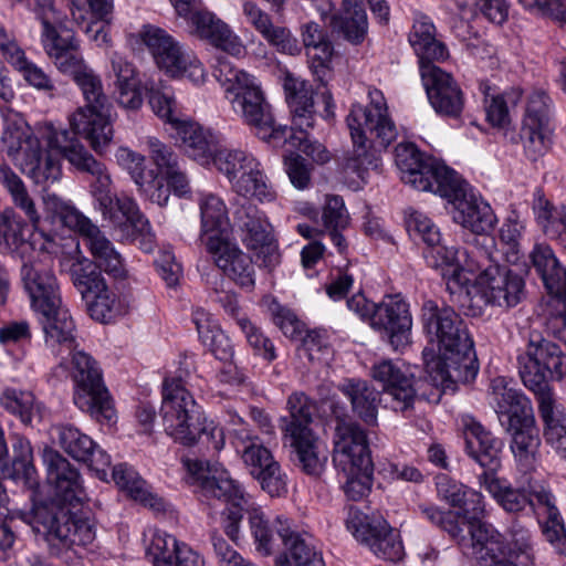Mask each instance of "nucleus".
Returning <instances> with one entry per match:
<instances>
[{"instance_id":"0eeeda50","label":"nucleus","mask_w":566,"mask_h":566,"mask_svg":"<svg viewBox=\"0 0 566 566\" xmlns=\"http://www.w3.org/2000/svg\"><path fill=\"white\" fill-rule=\"evenodd\" d=\"M490 389L500 421L512 436L511 450L518 470L531 473L539 461L541 447L531 401L522 391L509 387L504 377L494 378Z\"/></svg>"},{"instance_id":"bf43d9fd","label":"nucleus","mask_w":566,"mask_h":566,"mask_svg":"<svg viewBox=\"0 0 566 566\" xmlns=\"http://www.w3.org/2000/svg\"><path fill=\"white\" fill-rule=\"evenodd\" d=\"M0 182L10 192L13 203L25 213L32 227L36 228L40 222V214L19 176L10 167L0 166Z\"/></svg>"},{"instance_id":"a878e982","label":"nucleus","mask_w":566,"mask_h":566,"mask_svg":"<svg viewBox=\"0 0 566 566\" xmlns=\"http://www.w3.org/2000/svg\"><path fill=\"white\" fill-rule=\"evenodd\" d=\"M133 166L129 174L137 185L139 192L153 203L165 207L170 193L177 197H187L190 192L189 179L182 166L164 176L155 169L145 167V158L138 154L128 153Z\"/></svg>"},{"instance_id":"aec40b11","label":"nucleus","mask_w":566,"mask_h":566,"mask_svg":"<svg viewBox=\"0 0 566 566\" xmlns=\"http://www.w3.org/2000/svg\"><path fill=\"white\" fill-rule=\"evenodd\" d=\"M140 39L155 59L156 64L172 77H186L195 84L205 81L201 62L164 29L151 24L144 25Z\"/></svg>"},{"instance_id":"20e7f679","label":"nucleus","mask_w":566,"mask_h":566,"mask_svg":"<svg viewBox=\"0 0 566 566\" xmlns=\"http://www.w3.org/2000/svg\"><path fill=\"white\" fill-rule=\"evenodd\" d=\"M188 375V368H179L176 376L164 379L160 416L165 432L182 446L200 444L206 452L217 453L224 447L223 429L202 416L186 388L184 377Z\"/></svg>"},{"instance_id":"dca6fc26","label":"nucleus","mask_w":566,"mask_h":566,"mask_svg":"<svg viewBox=\"0 0 566 566\" xmlns=\"http://www.w3.org/2000/svg\"><path fill=\"white\" fill-rule=\"evenodd\" d=\"M211 164L228 179L231 190L238 196L254 198L260 202L275 199V191L252 154L241 149L220 148Z\"/></svg>"},{"instance_id":"79ce46f5","label":"nucleus","mask_w":566,"mask_h":566,"mask_svg":"<svg viewBox=\"0 0 566 566\" xmlns=\"http://www.w3.org/2000/svg\"><path fill=\"white\" fill-rule=\"evenodd\" d=\"M45 345L52 350L73 353L76 347V327L69 310L62 305L38 315Z\"/></svg>"},{"instance_id":"e2e57ef3","label":"nucleus","mask_w":566,"mask_h":566,"mask_svg":"<svg viewBox=\"0 0 566 566\" xmlns=\"http://www.w3.org/2000/svg\"><path fill=\"white\" fill-rule=\"evenodd\" d=\"M488 88L489 87L481 85V90L485 95L486 119L493 126L504 127L510 122L507 103L516 104L521 98V92L514 90L511 93L492 95L490 97L486 92Z\"/></svg>"},{"instance_id":"49530a36","label":"nucleus","mask_w":566,"mask_h":566,"mask_svg":"<svg viewBox=\"0 0 566 566\" xmlns=\"http://www.w3.org/2000/svg\"><path fill=\"white\" fill-rule=\"evenodd\" d=\"M109 60L112 72L116 77L115 94L117 103L126 109H138L143 104V96L135 66L118 52H113Z\"/></svg>"},{"instance_id":"2eb2a0df","label":"nucleus","mask_w":566,"mask_h":566,"mask_svg":"<svg viewBox=\"0 0 566 566\" xmlns=\"http://www.w3.org/2000/svg\"><path fill=\"white\" fill-rule=\"evenodd\" d=\"M533 552L532 532L518 522L512 523L506 536L493 526H480L473 533L472 554L481 566H518L515 560L531 559Z\"/></svg>"},{"instance_id":"a19ab883","label":"nucleus","mask_w":566,"mask_h":566,"mask_svg":"<svg viewBox=\"0 0 566 566\" xmlns=\"http://www.w3.org/2000/svg\"><path fill=\"white\" fill-rule=\"evenodd\" d=\"M189 21L200 39L207 40L213 46L239 56L244 52L240 39L230 30L227 23L209 11H195Z\"/></svg>"},{"instance_id":"69168bd1","label":"nucleus","mask_w":566,"mask_h":566,"mask_svg":"<svg viewBox=\"0 0 566 566\" xmlns=\"http://www.w3.org/2000/svg\"><path fill=\"white\" fill-rule=\"evenodd\" d=\"M238 326L255 355L261 356L266 361H273L276 358L273 342L259 327L252 324L249 318L245 316L238 318Z\"/></svg>"},{"instance_id":"6ab92c4d","label":"nucleus","mask_w":566,"mask_h":566,"mask_svg":"<svg viewBox=\"0 0 566 566\" xmlns=\"http://www.w3.org/2000/svg\"><path fill=\"white\" fill-rule=\"evenodd\" d=\"M453 206L452 218L476 234L490 233L497 218L491 206L480 196L473 193L469 185L455 172L436 192Z\"/></svg>"},{"instance_id":"de8ad7c7","label":"nucleus","mask_w":566,"mask_h":566,"mask_svg":"<svg viewBox=\"0 0 566 566\" xmlns=\"http://www.w3.org/2000/svg\"><path fill=\"white\" fill-rule=\"evenodd\" d=\"M175 128L185 151L201 165H209L220 150L216 136L197 123L179 120Z\"/></svg>"},{"instance_id":"864d4df0","label":"nucleus","mask_w":566,"mask_h":566,"mask_svg":"<svg viewBox=\"0 0 566 566\" xmlns=\"http://www.w3.org/2000/svg\"><path fill=\"white\" fill-rule=\"evenodd\" d=\"M0 405L28 427L40 423L45 415L44 406L30 391L7 388L0 396Z\"/></svg>"},{"instance_id":"ea45409f","label":"nucleus","mask_w":566,"mask_h":566,"mask_svg":"<svg viewBox=\"0 0 566 566\" xmlns=\"http://www.w3.org/2000/svg\"><path fill=\"white\" fill-rule=\"evenodd\" d=\"M408 41L418 56L420 73L424 66H437L436 62H442L449 56L446 44L437 39L433 22L426 15L415 19Z\"/></svg>"},{"instance_id":"e433bc0d","label":"nucleus","mask_w":566,"mask_h":566,"mask_svg":"<svg viewBox=\"0 0 566 566\" xmlns=\"http://www.w3.org/2000/svg\"><path fill=\"white\" fill-rule=\"evenodd\" d=\"M276 523V533L287 552L283 559L281 557L277 560L276 566H325L322 555L312 543V536L295 532L286 517L277 516Z\"/></svg>"},{"instance_id":"473e14b6","label":"nucleus","mask_w":566,"mask_h":566,"mask_svg":"<svg viewBox=\"0 0 566 566\" xmlns=\"http://www.w3.org/2000/svg\"><path fill=\"white\" fill-rule=\"evenodd\" d=\"M373 377L392 397L395 410L407 411L416 401L426 399L424 394L419 392L420 381H416L398 361L382 360L376 364Z\"/></svg>"},{"instance_id":"774afa93","label":"nucleus","mask_w":566,"mask_h":566,"mask_svg":"<svg viewBox=\"0 0 566 566\" xmlns=\"http://www.w3.org/2000/svg\"><path fill=\"white\" fill-rule=\"evenodd\" d=\"M149 156L159 176H164L181 167V159L170 145L164 144L156 137L147 138Z\"/></svg>"},{"instance_id":"2f4dec72","label":"nucleus","mask_w":566,"mask_h":566,"mask_svg":"<svg viewBox=\"0 0 566 566\" xmlns=\"http://www.w3.org/2000/svg\"><path fill=\"white\" fill-rule=\"evenodd\" d=\"M42 460L46 469V481L53 489L54 496L70 504L82 502L85 491L80 471L50 447L43 449Z\"/></svg>"},{"instance_id":"7c9ffc66","label":"nucleus","mask_w":566,"mask_h":566,"mask_svg":"<svg viewBox=\"0 0 566 566\" xmlns=\"http://www.w3.org/2000/svg\"><path fill=\"white\" fill-rule=\"evenodd\" d=\"M485 251L480 249H457L454 247L437 245L428 247L423 251V256L429 266L441 269L442 276L458 286L464 285L468 277L464 271L474 272L484 264L481 261Z\"/></svg>"},{"instance_id":"5fc2aeb1","label":"nucleus","mask_w":566,"mask_h":566,"mask_svg":"<svg viewBox=\"0 0 566 566\" xmlns=\"http://www.w3.org/2000/svg\"><path fill=\"white\" fill-rule=\"evenodd\" d=\"M198 205L201 218V241L208 237L222 238V227L228 221V209L221 197L212 192H200Z\"/></svg>"},{"instance_id":"338daca9","label":"nucleus","mask_w":566,"mask_h":566,"mask_svg":"<svg viewBox=\"0 0 566 566\" xmlns=\"http://www.w3.org/2000/svg\"><path fill=\"white\" fill-rule=\"evenodd\" d=\"M250 199H237L232 203V228L237 233L268 221L265 213L253 205Z\"/></svg>"},{"instance_id":"4d7b16f0","label":"nucleus","mask_w":566,"mask_h":566,"mask_svg":"<svg viewBox=\"0 0 566 566\" xmlns=\"http://www.w3.org/2000/svg\"><path fill=\"white\" fill-rule=\"evenodd\" d=\"M244 513L249 515V525L251 535L254 539L255 549L263 556H269L274 553L276 546V520L271 524L265 517L264 513L259 509L254 507L251 503Z\"/></svg>"},{"instance_id":"603ef678","label":"nucleus","mask_w":566,"mask_h":566,"mask_svg":"<svg viewBox=\"0 0 566 566\" xmlns=\"http://www.w3.org/2000/svg\"><path fill=\"white\" fill-rule=\"evenodd\" d=\"M243 13L254 29L281 52H291L295 48V39L289 29L274 25L271 17L253 2L243 4Z\"/></svg>"},{"instance_id":"09e8293b","label":"nucleus","mask_w":566,"mask_h":566,"mask_svg":"<svg viewBox=\"0 0 566 566\" xmlns=\"http://www.w3.org/2000/svg\"><path fill=\"white\" fill-rule=\"evenodd\" d=\"M339 390L349 399L357 417L366 424H376L380 392L371 384L359 378H349L339 385Z\"/></svg>"},{"instance_id":"393cba45","label":"nucleus","mask_w":566,"mask_h":566,"mask_svg":"<svg viewBox=\"0 0 566 566\" xmlns=\"http://www.w3.org/2000/svg\"><path fill=\"white\" fill-rule=\"evenodd\" d=\"M395 160L401 171V179L421 191L436 193L440 184H444L454 171L437 159L424 156L410 143L396 146Z\"/></svg>"},{"instance_id":"1a4fd4ad","label":"nucleus","mask_w":566,"mask_h":566,"mask_svg":"<svg viewBox=\"0 0 566 566\" xmlns=\"http://www.w3.org/2000/svg\"><path fill=\"white\" fill-rule=\"evenodd\" d=\"M70 160L78 168L91 172L96 179L91 184V192L103 217L114 226L128 223L135 231L145 252L155 247V235L148 219L140 212L136 201L129 197H117L112 191V179L105 165L87 155L81 147L69 153Z\"/></svg>"},{"instance_id":"0e129e2a","label":"nucleus","mask_w":566,"mask_h":566,"mask_svg":"<svg viewBox=\"0 0 566 566\" xmlns=\"http://www.w3.org/2000/svg\"><path fill=\"white\" fill-rule=\"evenodd\" d=\"M148 103L158 117L174 126L180 120L178 118L177 103L172 91L168 86L160 85L148 88Z\"/></svg>"},{"instance_id":"9b49d317","label":"nucleus","mask_w":566,"mask_h":566,"mask_svg":"<svg viewBox=\"0 0 566 566\" xmlns=\"http://www.w3.org/2000/svg\"><path fill=\"white\" fill-rule=\"evenodd\" d=\"M333 461L346 476L343 488L348 499L358 501L369 493L374 464L367 434L348 417L336 416Z\"/></svg>"},{"instance_id":"f257e3e1","label":"nucleus","mask_w":566,"mask_h":566,"mask_svg":"<svg viewBox=\"0 0 566 566\" xmlns=\"http://www.w3.org/2000/svg\"><path fill=\"white\" fill-rule=\"evenodd\" d=\"M213 76L223 87L234 113L260 139L273 147L290 144L319 165L329 161L331 154L326 147L308 139L307 130L314 127L316 120L314 92L308 82L290 73L284 77L283 88L292 117V126L287 127L275 126L271 105L252 75L227 60H219Z\"/></svg>"},{"instance_id":"6e6552de","label":"nucleus","mask_w":566,"mask_h":566,"mask_svg":"<svg viewBox=\"0 0 566 566\" xmlns=\"http://www.w3.org/2000/svg\"><path fill=\"white\" fill-rule=\"evenodd\" d=\"M479 482L506 511L517 513L527 506L537 507L544 520L539 523L542 534L553 549L566 556V528L556 506V499L544 485L526 476L518 488L504 485L495 474H480Z\"/></svg>"},{"instance_id":"4c0bfd02","label":"nucleus","mask_w":566,"mask_h":566,"mask_svg":"<svg viewBox=\"0 0 566 566\" xmlns=\"http://www.w3.org/2000/svg\"><path fill=\"white\" fill-rule=\"evenodd\" d=\"M467 454L484 471L481 474H495L501 468L503 441L479 422H471L464 430Z\"/></svg>"},{"instance_id":"6e6d98bb","label":"nucleus","mask_w":566,"mask_h":566,"mask_svg":"<svg viewBox=\"0 0 566 566\" xmlns=\"http://www.w3.org/2000/svg\"><path fill=\"white\" fill-rule=\"evenodd\" d=\"M533 211L537 224L549 239L560 235V231L566 229V206L553 205L542 190L534 193Z\"/></svg>"},{"instance_id":"680f3d73","label":"nucleus","mask_w":566,"mask_h":566,"mask_svg":"<svg viewBox=\"0 0 566 566\" xmlns=\"http://www.w3.org/2000/svg\"><path fill=\"white\" fill-rule=\"evenodd\" d=\"M42 23V44L44 51L51 59V53L54 52H65L77 49L80 46L78 41L75 39L74 34L71 32H66V34H60L55 27L53 25V17H49L48 13H43L40 15Z\"/></svg>"},{"instance_id":"7ed1b4c3","label":"nucleus","mask_w":566,"mask_h":566,"mask_svg":"<svg viewBox=\"0 0 566 566\" xmlns=\"http://www.w3.org/2000/svg\"><path fill=\"white\" fill-rule=\"evenodd\" d=\"M4 122L6 127L1 139L7 147V153L20 167L21 171L31 178L34 184L45 187L60 179L62 175L60 160L52 151L67 159L77 170L88 174V171L74 165L69 158V153L77 146L92 156L76 138L78 134L74 130H57L52 125L48 126L42 134V138L46 140L50 149L43 151L38 137L33 136L30 126L22 117L15 113H9L4 115ZM90 175L96 179L91 172Z\"/></svg>"},{"instance_id":"13d9d810","label":"nucleus","mask_w":566,"mask_h":566,"mask_svg":"<svg viewBox=\"0 0 566 566\" xmlns=\"http://www.w3.org/2000/svg\"><path fill=\"white\" fill-rule=\"evenodd\" d=\"M458 512L460 515V524L464 527L465 542L470 541L473 546V533L480 526H492L491 524L482 522L484 516V502L483 495L472 489H468L464 496L460 499Z\"/></svg>"},{"instance_id":"b1692460","label":"nucleus","mask_w":566,"mask_h":566,"mask_svg":"<svg viewBox=\"0 0 566 566\" xmlns=\"http://www.w3.org/2000/svg\"><path fill=\"white\" fill-rule=\"evenodd\" d=\"M346 527L377 557L390 562H398L402 558L405 552L399 532L392 528L382 516H368L350 507Z\"/></svg>"},{"instance_id":"f03ea898","label":"nucleus","mask_w":566,"mask_h":566,"mask_svg":"<svg viewBox=\"0 0 566 566\" xmlns=\"http://www.w3.org/2000/svg\"><path fill=\"white\" fill-rule=\"evenodd\" d=\"M421 323L431 343H437L439 355L424 348L426 371L438 386L448 382L467 384L478 375L479 365L474 344L463 318L451 306H439L428 300L421 307Z\"/></svg>"},{"instance_id":"9d476101","label":"nucleus","mask_w":566,"mask_h":566,"mask_svg":"<svg viewBox=\"0 0 566 566\" xmlns=\"http://www.w3.org/2000/svg\"><path fill=\"white\" fill-rule=\"evenodd\" d=\"M182 463L191 479L188 483L196 486V493L201 502L211 504L216 501L227 504L222 511V526L228 537L237 543L240 538V523L244 510L251 504L241 484L233 480L226 469L206 461L186 458Z\"/></svg>"},{"instance_id":"72a5a7b5","label":"nucleus","mask_w":566,"mask_h":566,"mask_svg":"<svg viewBox=\"0 0 566 566\" xmlns=\"http://www.w3.org/2000/svg\"><path fill=\"white\" fill-rule=\"evenodd\" d=\"M206 248L214 255V263L230 280L242 289L255 285V269L250 255L223 238L208 237Z\"/></svg>"},{"instance_id":"cd10ccee","label":"nucleus","mask_w":566,"mask_h":566,"mask_svg":"<svg viewBox=\"0 0 566 566\" xmlns=\"http://www.w3.org/2000/svg\"><path fill=\"white\" fill-rule=\"evenodd\" d=\"M240 443L237 444L238 452L261 489L270 496H281L286 492L285 476L281 467L275 461L272 452L265 448L258 437L250 436L242 430L239 436Z\"/></svg>"},{"instance_id":"37998d69","label":"nucleus","mask_w":566,"mask_h":566,"mask_svg":"<svg viewBox=\"0 0 566 566\" xmlns=\"http://www.w3.org/2000/svg\"><path fill=\"white\" fill-rule=\"evenodd\" d=\"M155 566H203L200 556L174 536L156 534L147 549Z\"/></svg>"},{"instance_id":"a211bd4d","label":"nucleus","mask_w":566,"mask_h":566,"mask_svg":"<svg viewBox=\"0 0 566 566\" xmlns=\"http://www.w3.org/2000/svg\"><path fill=\"white\" fill-rule=\"evenodd\" d=\"M72 365L74 403L98 422H113L116 411L97 363L88 354L78 350L72 354Z\"/></svg>"},{"instance_id":"052dcab7","label":"nucleus","mask_w":566,"mask_h":566,"mask_svg":"<svg viewBox=\"0 0 566 566\" xmlns=\"http://www.w3.org/2000/svg\"><path fill=\"white\" fill-rule=\"evenodd\" d=\"M416 512L432 525L447 532L460 545L465 542L464 527L460 524L459 513L452 511H442L438 506L429 503L417 505Z\"/></svg>"},{"instance_id":"c756f323","label":"nucleus","mask_w":566,"mask_h":566,"mask_svg":"<svg viewBox=\"0 0 566 566\" xmlns=\"http://www.w3.org/2000/svg\"><path fill=\"white\" fill-rule=\"evenodd\" d=\"M420 74L429 103L436 113L459 118L464 108V94L453 76L439 66H424Z\"/></svg>"},{"instance_id":"f8f14e48","label":"nucleus","mask_w":566,"mask_h":566,"mask_svg":"<svg viewBox=\"0 0 566 566\" xmlns=\"http://www.w3.org/2000/svg\"><path fill=\"white\" fill-rule=\"evenodd\" d=\"M73 82L82 93L85 105L78 107L71 116V128L86 138L95 150H101L113 138V125L108 114L109 101L104 92L102 77L90 66Z\"/></svg>"},{"instance_id":"c9c22d12","label":"nucleus","mask_w":566,"mask_h":566,"mask_svg":"<svg viewBox=\"0 0 566 566\" xmlns=\"http://www.w3.org/2000/svg\"><path fill=\"white\" fill-rule=\"evenodd\" d=\"M21 280L31 307L38 315L62 305L57 280L51 270L41 264L24 263Z\"/></svg>"},{"instance_id":"412c9836","label":"nucleus","mask_w":566,"mask_h":566,"mask_svg":"<svg viewBox=\"0 0 566 566\" xmlns=\"http://www.w3.org/2000/svg\"><path fill=\"white\" fill-rule=\"evenodd\" d=\"M530 260L551 295L545 306L546 318L566 338V268L562 266L554 250L545 243L534 245Z\"/></svg>"},{"instance_id":"c03bdc74","label":"nucleus","mask_w":566,"mask_h":566,"mask_svg":"<svg viewBox=\"0 0 566 566\" xmlns=\"http://www.w3.org/2000/svg\"><path fill=\"white\" fill-rule=\"evenodd\" d=\"M537 401L538 412L544 423V440L566 460V410L556 401L555 396H544Z\"/></svg>"},{"instance_id":"c85d7f7f","label":"nucleus","mask_w":566,"mask_h":566,"mask_svg":"<svg viewBox=\"0 0 566 566\" xmlns=\"http://www.w3.org/2000/svg\"><path fill=\"white\" fill-rule=\"evenodd\" d=\"M370 326L386 338L395 350L410 344L412 316L401 294L385 295L374 307Z\"/></svg>"},{"instance_id":"bb28decb","label":"nucleus","mask_w":566,"mask_h":566,"mask_svg":"<svg viewBox=\"0 0 566 566\" xmlns=\"http://www.w3.org/2000/svg\"><path fill=\"white\" fill-rule=\"evenodd\" d=\"M552 99L542 90L527 97L520 137L525 155L533 161L542 157L552 143Z\"/></svg>"},{"instance_id":"4be33fe9","label":"nucleus","mask_w":566,"mask_h":566,"mask_svg":"<svg viewBox=\"0 0 566 566\" xmlns=\"http://www.w3.org/2000/svg\"><path fill=\"white\" fill-rule=\"evenodd\" d=\"M478 270L475 290L486 305L510 310L517 306L525 297V281L505 264L493 261L485 251Z\"/></svg>"},{"instance_id":"58836bf2","label":"nucleus","mask_w":566,"mask_h":566,"mask_svg":"<svg viewBox=\"0 0 566 566\" xmlns=\"http://www.w3.org/2000/svg\"><path fill=\"white\" fill-rule=\"evenodd\" d=\"M12 459L8 461V447L4 432L0 428V479L22 481L29 488L35 484L33 451L28 439L18 437L12 444Z\"/></svg>"},{"instance_id":"5701e85b","label":"nucleus","mask_w":566,"mask_h":566,"mask_svg":"<svg viewBox=\"0 0 566 566\" xmlns=\"http://www.w3.org/2000/svg\"><path fill=\"white\" fill-rule=\"evenodd\" d=\"M59 216L65 227L81 234L85 245L95 259V261H91L98 266V271L102 272L103 270L114 279L126 277L127 270L122 255L96 224L76 208L64 203L61 205Z\"/></svg>"},{"instance_id":"f704fd0d","label":"nucleus","mask_w":566,"mask_h":566,"mask_svg":"<svg viewBox=\"0 0 566 566\" xmlns=\"http://www.w3.org/2000/svg\"><path fill=\"white\" fill-rule=\"evenodd\" d=\"M57 441L71 458L87 464L95 471L97 478L102 480L106 478L111 457L90 436L71 424H63L57 428Z\"/></svg>"},{"instance_id":"8fccbe9b","label":"nucleus","mask_w":566,"mask_h":566,"mask_svg":"<svg viewBox=\"0 0 566 566\" xmlns=\"http://www.w3.org/2000/svg\"><path fill=\"white\" fill-rule=\"evenodd\" d=\"M32 224L24 222L12 209L6 208L0 212V247L8 253L23 258L32 250L30 237Z\"/></svg>"},{"instance_id":"423d86ee","label":"nucleus","mask_w":566,"mask_h":566,"mask_svg":"<svg viewBox=\"0 0 566 566\" xmlns=\"http://www.w3.org/2000/svg\"><path fill=\"white\" fill-rule=\"evenodd\" d=\"M11 518L18 517L42 536L51 555L62 557L69 552L77 553L95 539V527L82 512H72L53 501L33 503L29 512L7 509Z\"/></svg>"},{"instance_id":"a18cd8bd","label":"nucleus","mask_w":566,"mask_h":566,"mask_svg":"<svg viewBox=\"0 0 566 566\" xmlns=\"http://www.w3.org/2000/svg\"><path fill=\"white\" fill-rule=\"evenodd\" d=\"M238 235L243 245L254 253L260 266L272 271L280 264L281 254L269 220L264 223H258L252 229L247 228Z\"/></svg>"},{"instance_id":"ddd939ff","label":"nucleus","mask_w":566,"mask_h":566,"mask_svg":"<svg viewBox=\"0 0 566 566\" xmlns=\"http://www.w3.org/2000/svg\"><path fill=\"white\" fill-rule=\"evenodd\" d=\"M518 373L526 388L537 399L555 396L549 387L551 380H560L566 376V354L560 346L532 333L524 354L518 358Z\"/></svg>"},{"instance_id":"3c124183","label":"nucleus","mask_w":566,"mask_h":566,"mask_svg":"<svg viewBox=\"0 0 566 566\" xmlns=\"http://www.w3.org/2000/svg\"><path fill=\"white\" fill-rule=\"evenodd\" d=\"M329 24L334 32L353 45L361 44L368 34L366 10L354 0H344L343 11L332 14Z\"/></svg>"},{"instance_id":"39448f33","label":"nucleus","mask_w":566,"mask_h":566,"mask_svg":"<svg viewBox=\"0 0 566 566\" xmlns=\"http://www.w3.org/2000/svg\"><path fill=\"white\" fill-rule=\"evenodd\" d=\"M369 97L368 105L354 104L346 117L353 149L344 156V168L361 179L369 170L379 168L380 150L386 149L397 136L382 93L374 90Z\"/></svg>"},{"instance_id":"f3484780","label":"nucleus","mask_w":566,"mask_h":566,"mask_svg":"<svg viewBox=\"0 0 566 566\" xmlns=\"http://www.w3.org/2000/svg\"><path fill=\"white\" fill-rule=\"evenodd\" d=\"M74 287L81 294L88 315L96 322L111 323L122 315L119 297L112 290L104 275L87 258H76L69 268Z\"/></svg>"},{"instance_id":"4468645a","label":"nucleus","mask_w":566,"mask_h":566,"mask_svg":"<svg viewBox=\"0 0 566 566\" xmlns=\"http://www.w3.org/2000/svg\"><path fill=\"white\" fill-rule=\"evenodd\" d=\"M289 419H284V438L295 454V461L307 474L319 475L326 457L318 451V438L311 428L315 402L304 392H293L287 400Z\"/></svg>"}]
</instances>
